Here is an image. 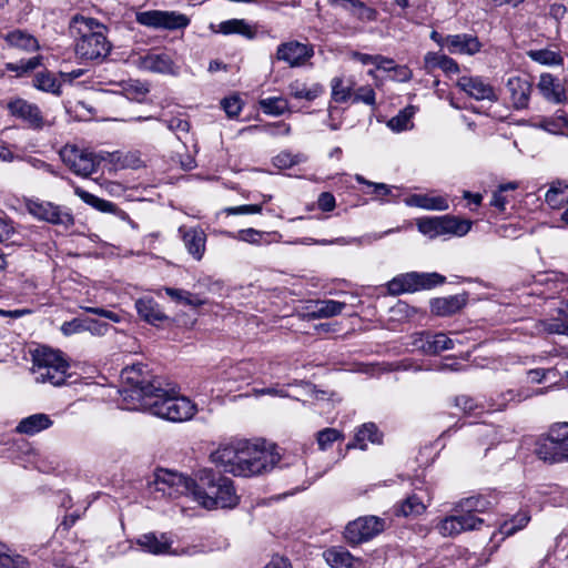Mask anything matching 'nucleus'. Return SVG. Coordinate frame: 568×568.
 Returning a JSON list of instances; mask_svg holds the SVG:
<instances>
[{
	"label": "nucleus",
	"instance_id": "f257e3e1",
	"mask_svg": "<svg viewBox=\"0 0 568 568\" xmlns=\"http://www.w3.org/2000/svg\"><path fill=\"white\" fill-rule=\"evenodd\" d=\"M281 455L275 445L265 440L239 439L221 444L210 460L222 471L239 477H254L273 470Z\"/></svg>",
	"mask_w": 568,
	"mask_h": 568
},
{
	"label": "nucleus",
	"instance_id": "f03ea898",
	"mask_svg": "<svg viewBox=\"0 0 568 568\" xmlns=\"http://www.w3.org/2000/svg\"><path fill=\"white\" fill-rule=\"evenodd\" d=\"M70 32L75 37V53L84 60L104 59L111 45L105 27L93 18L75 16L70 22Z\"/></svg>",
	"mask_w": 568,
	"mask_h": 568
},
{
	"label": "nucleus",
	"instance_id": "7ed1b4c3",
	"mask_svg": "<svg viewBox=\"0 0 568 568\" xmlns=\"http://www.w3.org/2000/svg\"><path fill=\"white\" fill-rule=\"evenodd\" d=\"M194 500L206 509H214L234 508L240 498L230 478L215 476L212 470L203 469L199 473Z\"/></svg>",
	"mask_w": 568,
	"mask_h": 568
},
{
	"label": "nucleus",
	"instance_id": "20e7f679",
	"mask_svg": "<svg viewBox=\"0 0 568 568\" xmlns=\"http://www.w3.org/2000/svg\"><path fill=\"white\" fill-rule=\"evenodd\" d=\"M121 379L126 385L121 395L128 402L125 408L135 410L143 409L148 399H151L158 387L161 385L154 381L146 369V366L136 363L126 366L121 372Z\"/></svg>",
	"mask_w": 568,
	"mask_h": 568
},
{
	"label": "nucleus",
	"instance_id": "39448f33",
	"mask_svg": "<svg viewBox=\"0 0 568 568\" xmlns=\"http://www.w3.org/2000/svg\"><path fill=\"white\" fill-rule=\"evenodd\" d=\"M143 409L163 419L181 423L190 420L197 412V406L189 397L180 395L175 388L158 387Z\"/></svg>",
	"mask_w": 568,
	"mask_h": 568
},
{
	"label": "nucleus",
	"instance_id": "423d86ee",
	"mask_svg": "<svg viewBox=\"0 0 568 568\" xmlns=\"http://www.w3.org/2000/svg\"><path fill=\"white\" fill-rule=\"evenodd\" d=\"M69 363L59 351L41 347L32 353L31 371L37 383L61 386L69 376Z\"/></svg>",
	"mask_w": 568,
	"mask_h": 568
},
{
	"label": "nucleus",
	"instance_id": "0eeeda50",
	"mask_svg": "<svg viewBox=\"0 0 568 568\" xmlns=\"http://www.w3.org/2000/svg\"><path fill=\"white\" fill-rule=\"evenodd\" d=\"M197 483L192 478L170 469H156L148 483V493L153 499H175L181 496H192Z\"/></svg>",
	"mask_w": 568,
	"mask_h": 568
},
{
	"label": "nucleus",
	"instance_id": "6e6552de",
	"mask_svg": "<svg viewBox=\"0 0 568 568\" xmlns=\"http://www.w3.org/2000/svg\"><path fill=\"white\" fill-rule=\"evenodd\" d=\"M539 459L547 464L568 463V423L552 426L536 448Z\"/></svg>",
	"mask_w": 568,
	"mask_h": 568
},
{
	"label": "nucleus",
	"instance_id": "1a4fd4ad",
	"mask_svg": "<svg viewBox=\"0 0 568 568\" xmlns=\"http://www.w3.org/2000/svg\"><path fill=\"white\" fill-rule=\"evenodd\" d=\"M60 156L75 175L89 178L98 171L101 163L109 156V153H97L87 149H80L77 145L67 144L61 149Z\"/></svg>",
	"mask_w": 568,
	"mask_h": 568
},
{
	"label": "nucleus",
	"instance_id": "9d476101",
	"mask_svg": "<svg viewBox=\"0 0 568 568\" xmlns=\"http://www.w3.org/2000/svg\"><path fill=\"white\" fill-rule=\"evenodd\" d=\"M417 227L420 233L429 239L444 235L464 236L470 231L471 222L445 215L419 219Z\"/></svg>",
	"mask_w": 568,
	"mask_h": 568
},
{
	"label": "nucleus",
	"instance_id": "9b49d317",
	"mask_svg": "<svg viewBox=\"0 0 568 568\" xmlns=\"http://www.w3.org/2000/svg\"><path fill=\"white\" fill-rule=\"evenodd\" d=\"M27 211L37 220L44 221L54 225H61L65 229L74 224L71 212L52 202L41 199H29L26 202Z\"/></svg>",
	"mask_w": 568,
	"mask_h": 568
},
{
	"label": "nucleus",
	"instance_id": "f8f14e48",
	"mask_svg": "<svg viewBox=\"0 0 568 568\" xmlns=\"http://www.w3.org/2000/svg\"><path fill=\"white\" fill-rule=\"evenodd\" d=\"M135 20L141 26L153 29L179 30L190 24V19L175 11L145 10L135 14Z\"/></svg>",
	"mask_w": 568,
	"mask_h": 568
},
{
	"label": "nucleus",
	"instance_id": "ddd939ff",
	"mask_svg": "<svg viewBox=\"0 0 568 568\" xmlns=\"http://www.w3.org/2000/svg\"><path fill=\"white\" fill-rule=\"evenodd\" d=\"M255 374L252 362H241L212 375L206 382L217 384V390L232 392L240 387V383L247 382Z\"/></svg>",
	"mask_w": 568,
	"mask_h": 568
},
{
	"label": "nucleus",
	"instance_id": "4468645a",
	"mask_svg": "<svg viewBox=\"0 0 568 568\" xmlns=\"http://www.w3.org/2000/svg\"><path fill=\"white\" fill-rule=\"evenodd\" d=\"M484 519L475 515H456L439 518L435 524V530L445 538H453L465 531L479 530L484 525Z\"/></svg>",
	"mask_w": 568,
	"mask_h": 568
},
{
	"label": "nucleus",
	"instance_id": "2eb2a0df",
	"mask_svg": "<svg viewBox=\"0 0 568 568\" xmlns=\"http://www.w3.org/2000/svg\"><path fill=\"white\" fill-rule=\"evenodd\" d=\"M384 520L376 516L359 517L345 528L344 536L349 544H361L367 541L384 530Z\"/></svg>",
	"mask_w": 568,
	"mask_h": 568
},
{
	"label": "nucleus",
	"instance_id": "dca6fc26",
	"mask_svg": "<svg viewBox=\"0 0 568 568\" xmlns=\"http://www.w3.org/2000/svg\"><path fill=\"white\" fill-rule=\"evenodd\" d=\"M136 544L143 551L153 555L193 556L199 552L196 546L172 549V541L164 534H145L136 540Z\"/></svg>",
	"mask_w": 568,
	"mask_h": 568
},
{
	"label": "nucleus",
	"instance_id": "f3484780",
	"mask_svg": "<svg viewBox=\"0 0 568 568\" xmlns=\"http://www.w3.org/2000/svg\"><path fill=\"white\" fill-rule=\"evenodd\" d=\"M7 108L12 116L21 120L30 129L41 130L47 124L39 106L24 99H12Z\"/></svg>",
	"mask_w": 568,
	"mask_h": 568
},
{
	"label": "nucleus",
	"instance_id": "a211bd4d",
	"mask_svg": "<svg viewBox=\"0 0 568 568\" xmlns=\"http://www.w3.org/2000/svg\"><path fill=\"white\" fill-rule=\"evenodd\" d=\"M133 63L143 71L153 73L171 74L178 73V65L172 57L166 52H148L139 55L133 60Z\"/></svg>",
	"mask_w": 568,
	"mask_h": 568
},
{
	"label": "nucleus",
	"instance_id": "6ab92c4d",
	"mask_svg": "<svg viewBox=\"0 0 568 568\" xmlns=\"http://www.w3.org/2000/svg\"><path fill=\"white\" fill-rule=\"evenodd\" d=\"M313 55V45L298 41L281 43L276 49V59L287 63L291 68L305 64Z\"/></svg>",
	"mask_w": 568,
	"mask_h": 568
},
{
	"label": "nucleus",
	"instance_id": "aec40b11",
	"mask_svg": "<svg viewBox=\"0 0 568 568\" xmlns=\"http://www.w3.org/2000/svg\"><path fill=\"white\" fill-rule=\"evenodd\" d=\"M412 345L424 354L436 355L443 351L454 348L455 341L444 333L420 332L413 335Z\"/></svg>",
	"mask_w": 568,
	"mask_h": 568
},
{
	"label": "nucleus",
	"instance_id": "412c9836",
	"mask_svg": "<svg viewBox=\"0 0 568 568\" xmlns=\"http://www.w3.org/2000/svg\"><path fill=\"white\" fill-rule=\"evenodd\" d=\"M457 87L468 97L481 101H496L497 94L489 81L479 75H463L457 81Z\"/></svg>",
	"mask_w": 568,
	"mask_h": 568
},
{
	"label": "nucleus",
	"instance_id": "4be33fe9",
	"mask_svg": "<svg viewBox=\"0 0 568 568\" xmlns=\"http://www.w3.org/2000/svg\"><path fill=\"white\" fill-rule=\"evenodd\" d=\"M288 95L295 100L313 102L322 97L325 88L322 83L307 79H295L287 85Z\"/></svg>",
	"mask_w": 568,
	"mask_h": 568
},
{
	"label": "nucleus",
	"instance_id": "5701e85b",
	"mask_svg": "<svg viewBox=\"0 0 568 568\" xmlns=\"http://www.w3.org/2000/svg\"><path fill=\"white\" fill-rule=\"evenodd\" d=\"M333 7H338L347 11L352 17L363 23L377 20L378 11L367 6L361 0H327Z\"/></svg>",
	"mask_w": 568,
	"mask_h": 568
},
{
	"label": "nucleus",
	"instance_id": "b1692460",
	"mask_svg": "<svg viewBox=\"0 0 568 568\" xmlns=\"http://www.w3.org/2000/svg\"><path fill=\"white\" fill-rule=\"evenodd\" d=\"M445 43L452 54L474 55L481 49L478 38L467 33L449 34L445 37Z\"/></svg>",
	"mask_w": 568,
	"mask_h": 568
},
{
	"label": "nucleus",
	"instance_id": "393cba45",
	"mask_svg": "<svg viewBox=\"0 0 568 568\" xmlns=\"http://www.w3.org/2000/svg\"><path fill=\"white\" fill-rule=\"evenodd\" d=\"M495 501L488 495H473L469 497L462 498L454 504V511L462 513L463 515H475L484 514L493 508Z\"/></svg>",
	"mask_w": 568,
	"mask_h": 568
},
{
	"label": "nucleus",
	"instance_id": "a878e982",
	"mask_svg": "<svg viewBox=\"0 0 568 568\" xmlns=\"http://www.w3.org/2000/svg\"><path fill=\"white\" fill-rule=\"evenodd\" d=\"M179 233L187 252L196 261H200L205 252L206 235L204 231L200 227L186 229L185 226H180Z\"/></svg>",
	"mask_w": 568,
	"mask_h": 568
},
{
	"label": "nucleus",
	"instance_id": "bb28decb",
	"mask_svg": "<svg viewBox=\"0 0 568 568\" xmlns=\"http://www.w3.org/2000/svg\"><path fill=\"white\" fill-rule=\"evenodd\" d=\"M537 88L541 95L550 102L560 103L566 100V89L561 80L550 73H542Z\"/></svg>",
	"mask_w": 568,
	"mask_h": 568
},
{
	"label": "nucleus",
	"instance_id": "cd10ccee",
	"mask_svg": "<svg viewBox=\"0 0 568 568\" xmlns=\"http://www.w3.org/2000/svg\"><path fill=\"white\" fill-rule=\"evenodd\" d=\"M405 204L410 207H419L430 211H446L448 210V201L443 195L435 193H415L410 194L404 200Z\"/></svg>",
	"mask_w": 568,
	"mask_h": 568
},
{
	"label": "nucleus",
	"instance_id": "c85d7f7f",
	"mask_svg": "<svg viewBox=\"0 0 568 568\" xmlns=\"http://www.w3.org/2000/svg\"><path fill=\"white\" fill-rule=\"evenodd\" d=\"M135 310L139 316L151 325H160L169 320L159 303L152 297H141L135 301Z\"/></svg>",
	"mask_w": 568,
	"mask_h": 568
},
{
	"label": "nucleus",
	"instance_id": "c756f323",
	"mask_svg": "<svg viewBox=\"0 0 568 568\" xmlns=\"http://www.w3.org/2000/svg\"><path fill=\"white\" fill-rule=\"evenodd\" d=\"M507 89L515 109L521 110L528 105L531 85L526 79L519 77L509 78Z\"/></svg>",
	"mask_w": 568,
	"mask_h": 568
},
{
	"label": "nucleus",
	"instance_id": "7c9ffc66",
	"mask_svg": "<svg viewBox=\"0 0 568 568\" xmlns=\"http://www.w3.org/2000/svg\"><path fill=\"white\" fill-rule=\"evenodd\" d=\"M217 31L222 34H239L245 39L252 40L258 36L257 26L244 19H230L219 24Z\"/></svg>",
	"mask_w": 568,
	"mask_h": 568
},
{
	"label": "nucleus",
	"instance_id": "2f4dec72",
	"mask_svg": "<svg viewBox=\"0 0 568 568\" xmlns=\"http://www.w3.org/2000/svg\"><path fill=\"white\" fill-rule=\"evenodd\" d=\"M534 125L550 134L568 136V114L562 110L536 120Z\"/></svg>",
	"mask_w": 568,
	"mask_h": 568
},
{
	"label": "nucleus",
	"instance_id": "473e14b6",
	"mask_svg": "<svg viewBox=\"0 0 568 568\" xmlns=\"http://www.w3.org/2000/svg\"><path fill=\"white\" fill-rule=\"evenodd\" d=\"M331 100L335 103H347L352 101L355 88L353 77L338 75L334 77L331 82Z\"/></svg>",
	"mask_w": 568,
	"mask_h": 568
},
{
	"label": "nucleus",
	"instance_id": "72a5a7b5",
	"mask_svg": "<svg viewBox=\"0 0 568 568\" xmlns=\"http://www.w3.org/2000/svg\"><path fill=\"white\" fill-rule=\"evenodd\" d=\"M466 305L464 295H452L434 298L430 302V311L437 316H450L459 312Z\"/></svg>",
	"mask_w": 568,
	"mask_h": 568
},
{
	"label": "nucleus",
	"instance_id": "f704fd0d",
	"mask_svg": "<svg viewBox=\"0 0 568 568\" xmlns=\"http://www.w3.org/2000/svg\"><path fill=\"white\" fill-rule=\"evenodd\" d=\"M323 556L326 562L333 568H358L362 565V560L359 558H355L343 547H332L325 550Z\"/></svg>",
	"mask_w": 568,
	"mask_h": 568
},
{
	"label": "nucleus",
	"instance_id": "c9c22d12",
	"mask_svg": "<svg viewBox=\"0 0 568 568\" xmlns=\"http://www.w3.org/2000/svg\"><path fill=\"white\" fill-rule=\"evenodd\" d=\"M49 415L39 413L22 418L16 427V432L28 436H33L52 426Z\"/></svg>",
	"mask_w": 568,
	"mask_h": 568
},
{
	"label": "nucleus",
	"instance_id": "e433bc0d",
	"mask_svg": "<svg viewBox=\"0 0 568 568\" xmlns=\"http://www.w3.org/2000/svg\"><path fill=\"white\" fill-rule=\"evenodd\" d=\"M381 439L382 435L379 434L376 425L373 423H366L356 430L354 440L348 443L346 448H359L365 450L367 448V443L379 444Z\"/></svg>",
	"mask_w": 568,
	"mask_h": 568
},
{
	"label": "nucleus",
	"instance_id": "4c0bfd02",
	"mask_svg": "<svg viewBox=\"0 0 568 568\" xmlns=\"http://www.w3.org/2000/svg\"><path fill=\"white\" fill-rule=\"evenodd\" d=\"M3 39L9 47L17 48L26 52H33L40 49L37 38L20 29L8 32L4 34Z\"/></svg>",
	"mask_w": 568,
	"mask_h": 568
},
{
	"label": "nucleus",
	"instance_id": "58836bf2",
	"mask_svg": "<svg viewBox=\"0 0 568 568\" xmlns=\"http://www.w3.org/2000/svg\"><path fill=\"white\" fill-rule=\"evenodd\" d=\"M435 69H440L445 73H457L459 71L457 62L452 58L436 52H428L424 57V70L427 73H432Z\"/></svg>",
	"mask_w": 568,
	"mask_h": 568
},
{
	"label": "nucleus",
	"instance_id": "ea45409f",
	"mask_svg": "<svg viewBox=\"0 0 568 568\" xmlns=\"http://www.w3.org/2000/svg\"><path fill=\"white\" fill-rule=\"evenodd\" d=\"M418 273L409 272L398 275L387 283V290L392 295H399L418 290Z\"/></svg>",
	"mask_w": 568,
	"mask_h": 568
},
{
	"label": "nucleus",
	"instance_id": "a19ab883",
	"mask_svg": "<svg viewBox=\"0 0 568 568\" xmlns=\"http://www.w3.org/2000/svg\"><path fill=\"white\" fill-rule=\"evenodd\" d=\"M545 201L551 209H560L568 203V185L561 181L552 182L545 194Z\"/></svg>",
	"mask_w": 568,
	"mask_h": 568
},
{
	"label": "nucleus",
	"instance_id": "79ce46f5",
	"mask_svg": "<svg viewBox=\"0 0 568 568\" xmlns=\"http://www.w3.org/2000/svg\"><path fill=\"white\" fill-rule=\"evenodd\" d=\"M346 304L334 300L316 301L311 315L314 318H328L343 312Z\"/></svg>",
	"mask_w": 568,
	"mask_h": 568
},
{
	"label": "nucleus",
	"instance_id": "37998d69",
	"mask_svg": "<svg viewBox=\"0 0 568 568\" xmlns=\"http://www.w3.org/2000/svg\"><path fill=\"white\" fill-rule=\"evenodd\" d=\"M0 568H29V561L0 541Z\"/></svg>",
	"mask_w": 568,
	"mask_h": 568
},
{
	"label": "nucleus",
	"instance_id": "c03bdc74",
	"mask_svg": "<svg viewBox=\"0 0 568 568\" xmlns=\"http://www.w3.org/2000/svg\"><path fill=\"white\" fill-rule=\"evenodd\" d=\"M529 520V515L525 511H520L509 520L501 523L498 530V534L503 535L501 540L525 528Z\"/></svg>",
	"mask_w": 568,
	"mask_h": 568
},
{
	"label": "nucleus",
	"instance_id": "a18cd8bd",
	"mask_svg": "<svg viewBox=\"0 0 568 568\" xmlns=\"http://www.w3.org/2000/svg\"><path fill=\"white\" fill-rule=\"evenodd\" d=\"M74 193L87 204L93 206L94 209L104 212V213H112L115 212L116 205L110 201L102 200L83 189L75 186Z\"/></svg>",
	"mask_w": 568,
	"mask_h": 568
},
{
	"label": "nucleus",
	"instance_id": "49530a36",
	"mask_svg": "<svg viewBox=\"0 0 568 568\" xmlns=\"http://www.w3.org/2000/svg\"><path fill=\"white\" fill-rule=\"evenodd\" d=\"M416 113V108L413 105L406 106L397 115L388 121V128L395 132L406 131L413 128L412 119Z\"/></svg>",
	"mask_w": 568,
	"mask_h": 568
},
{
	"label": "nucleus",
	"instance_id": "de8ad7c7",
	"mask_svg": "<svg viewBox=\"0 0 568 568\" xmlns=\"http://www.w3.org/2000/svg\"><path fill=\"white\" fill-rule=\"evenodd\" d=\"M260 108L265 114L278 116L288 111V101L283 97H270L260 101Z\"/></svg>",
	"mask_w": 568,
	"mask_h": 568
},
{
	"label": "nucleus",
	"instance_id": "09e8293b",
	"mask_svg": "<svg viewBox=\"0 0 568 568\" xmlns=\"http://www.w3.org/2000/svg\"><path fill=\"white\" fill-rule=\"evenodd\" d=\"M34 87L41 91L59 95L61 84L53 73L45 71L37 73Z\"/></svg>",
	"mask_w": 568,
	"mask_h": 568
},
{
	"label": "nucleus",
	"instance_id": "8fccbe9b",
	"mask_svg": "<svg viewBox=\"0 0 568 568\" xmlns=\"http://www.w3.org/2000/svg\"><path fill=\"white\" fill-rule=\"evenodd\" d=\"M528 55L531 60L545 65H561L564 63L560 53L549 49L530 50Z\"/></svg>",
	"mask_w": 568,
	"mask_h": 568
},
{
	"label": "nucleus",
	"instance_id": "3c124183",
	"mask_svg": "<svg viewBox=\"0 0 568 568\" xmlns=\"http://www.w3.org/2000/svg\"><path fill=\"white\" fill-rule=\"evenodd\" d=\"M344 434L336 428H324L316 434V443L321 450L329 449L334 443L343 440Z\"/></svg>",
	"mask_w": 568,
	"mask_h": 568
},
{
	"label": "nucleus",
	"instance_id": "603ef678",
	"mask_svg": "<svg viewBox=\"0 0 568 568\" xmlns=\"http://www.w3.org/2000/svg\"><path fill=\"white\" fill-rule=\"evenodd\" d=\"M164 291L166 295L176 303L190 306H200L203 304V301L197 295H194L185 290L165 287Z\"/></svg>",
	"mask_w": 568,
	"mask_h": 568
},
{
	"label": "nucleus",
	"instance_id": "864d4df0",
	"mask_svg": "<svg viewBox=\"0 0 568 568\" xmlns=\"http://www.w3.org/2000/svg\"><path fill=\"white\" fill-rule=\"evenodd\" d=\"M426 509L425 504L423 500L416 496L412 495L407 497L397 508L396 513L398 515L403 516H410V515H419Z\"/></svg>",
	"mask_w": 568,
	"mask_h": 568
},
{
	"label": "nucleus",
	"instance_id": "5fc2aeb1",
	"mask_svg": "<svg viewBox=\"0 0 568 568\" xmlns=\"http://www.w3.org/2000/svg\"><path fill=\"white\" fill-rule=\"evenodd\" d=\"M355 180L361 184L372 187V193L381 201L385 200L387 196H393V191L396 189L385 183L371 182L359 174H356Z\"/></svg>",
	"mask_w": 568,
	"mask_h": 568
},
{
	"label": "nucleus",
	"instance_id": "6e6d98bb",
	"mask_svg": "<svg viewBox=\"0 0 568 568\" xmlns=\"http://www.w3.org/2000/svg\"><path fill=\"white\" fill-rule=\"evenodd\" d=\"M229 235L232 239L257 245L262 243L265 233L255 229H244L240 230L236 234L229 233Z\"/></svg>",
	"mask_w": 568,
	"mask_h": 568
},
{
	"label": "nucleus",
	"instance_id": "4d7b16f0",
	"mask_svg": "<svg viewBox=\"0 0 568 568\" xmlns=\"http://www.w3.org/2000/svg\"><path fill=\"white\" fill-rule=\"evenodd\" d=\"M418 290H429L443 284L445 277L438 273H418Z\"/></svg>",
	"mask_w": 568,
	"mask_h": 568
},
{
	"label": "nucleus",
	"instance_id": "13d9d810",
	"mask_svg": "<svg viewBox=\"0 0 568 568\" xmlns=\"http://www.w3.org/2000/svg\"><path fill=\"white\" fill-rule=\"evenodd\" d=\"M352 102H362L367 105H375V92L373 88L369 85H363L357 90L354 89Z\"/></svg>",
	"mask_w": 568,
	"mask_h": 568
},
{
	"label": "nucleus",
	"instance_id": "bf43d9fd",
	"mask_svg": "<svg viewBox=\"0 0 568 568\" xmlns=\"http://www.w3.org/2000/svg\"><path fill=\"white\" fill-rule=\"evenodd\" d=\"M41 60L42 58L40 55L32 57L27 61H20V63H9L7 69L18 73H26L38 68L41 64Z\"/></svg>",
	"mask_w": 568,
	"mask_h": 568
},
{
	"label": "nucleus",
	"instance_id": "052dcab7",
	"mask_svg": "<svg viewBox=\"0 0 568 568\" xmlns=\"http://www.w3.org/2000/svg\"><path fill=\"white\" fill-rule=\"evenodd\" d=\"M165 123L168 129L174 132L179 140H182L183 134L189 133L190 123L184 118L175 116L168 120Z\"/></svg>",
	"mask_w": 568,
	"mask_h": 568
},
{
	"label": "nucleus",
	"instance_id": "680f3d73",
	"mask_svg": "<svg viewBox=\"0 0 568 568\" xmlns=\"http://www.w3.org/2000/svg\"><path fill=\"white\" fill-rule=\"evenodd\" d=\"M221 105L229 118H235L242 111V101L237 97H230L222 100Z\"/></svg>",
	"mask_w": 568,
	"mask_h": 568
},
{
	"label": "nucleus",
	"instance_id": "e2e57ef3",
	"mask_svg": "<svg viewBox=\"0 0 568 568\" xmlns=\"http://www.w3.org/2000/svg\"><path fill=\"white\" fill-rule=\"evenodd\" d=\"M301 162L300 155H294L290 152H282L276 155L273 163L278 169H288Z\"/></svg>",
	"mask_w": 568,
	"mask_h": 568
},
{
	"label": "nucleus",
	"instance_id": "0e129e2a",
	"mask_svg": "<svg viewBox=\"0 0 568 568\" xmlns=\"http://www.w3.org/2000/svg\"><path fill=\"white\" fill-rule=\"evenodd\" d=\"M224 212L227 215L260 214L262 212V204H245L239 206H231L226 207Z\"/></svg>",
	"mask_w": 568,
	"mask_h": 568
},
{
	"label": "nucleus",
	"instance_id": "69168bd1",
	"mask_svg": "<svg viewBox=\"0 0 568 568\" xmlns=\"http://www.w3.org/2000/svg\"><path fill=\"white\" fill-rule=\"evenodd\" d=\"M503 400L500 403L491 405V408L494 410H501L507 406L508 402H516L519 403L528 397H530V394L523 395L521 393H515L514 390H507V393L503 394Z\"/></svg>",
	"mask_w": 568,
	"mask_h": 568
},
{
	"label": "nucleus",
	"instance_id": "338daca9",
	"mask_svg": "<svg viewBox=\"0 0 568 568\" xmlns=\"http://www.w3.org/2000/svg\"><path fill=\"white\" fill-rule=\"evenodd\" d=\"M540 282L549 286L547 297H551L555 293L564 288V282L559 281L555 273H546L544 277L540 278Z\"/></svg>",
	"mask_w": 568,
	"mask_h": 568
},
{
	"label": "nucleus",
	"instance_id": "774afa93",
	"mask_svg": "<svg viewBox=\"0 0 568 568\" xmlns=\"http://www.w3.org/2000/svg\"><path fill=\"white\" fill-rule=\"evenodd\" d=\"M317 206L323 212H331L336 206L335 196L331 192H323L318 195Z\"/></svg>",
	"mask_w": 568,
	"mask_h": 568
}]
</instances>
